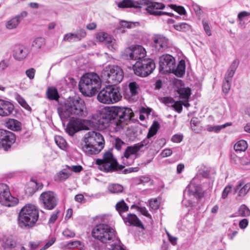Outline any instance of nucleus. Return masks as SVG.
<instances>
[{
	"label": "nucleus",
	"instance_id": "34",
	"mask_svg": "<svg viewBox=\"0 0 250 250\" xmlns=\"http://www.w3.org/2000/svg\"><path fill=\"white\" fill-rule=\"evenodd\" d=\"M159 128V124L158 123V122L157 121H154L152 125L149 129V131L147 135V139H145L146 140H147V141H146V143H148V144L149 143L148 139L156 134Z\"/></svg>",
	"mask_w": 250,
	"mask_h": 250
},
{
	"label": "nucleus",
	"instance_id": "26",
	"mask_svg": "<svg viewBox=\"0 0 250 250\" xmlns=\"http://www.w3.org/2000/svg\"><path fill=\"white\" fill-rule=\"evenodd\" d=\"M6 126L9 129L18 131L21 129V124L17 120L9 119L5 123Z\"/></svg>",
	"mask_w": 250,
	"mask_h": 250
},
{
	"label": "nucleus",
	"instance_id": "16",
	"mask_svg": "<svg viewBox=\"0 0 250 250\" xmlns=\"http://www.w3.org/2000/svg\"><path fill=\"white\" fill-rule=\"evenodd\" d=\"M40 200L43 207L47 209H53L58 202L56 194L51 191L42 193L40 196Z\"/></svg>",
	"mask_w": 250,
	"mask_h": 250
},
{
	"label": "nucleus",
	"instance_id": "7",
	"mask_svg": "<svg viewBox=\"0 0 250 250\" xmlns=\"http://www.w3.org/2000/svg\"><path fill=\"white\" fill-rule=\"evenodd\" d=\"M122 99V95L118 87L108 85L103 88L98 94V101L104 104H113Z\"/></svg>",
	"mask_w": 250,
	"mask_h": 250
},
{
	"label": "nucleus",
	"instance_id": "37",
	"mask_svg": "<svg viewBox=\"0 0 250 250\" xmlns=\"http://www.w3.org/2000/svg\"><path fill=\"white\" fill-rule=\"evenodd\" d=\"M178 92L181 99L188 100L190 96V89L188 87H181L178 89Z\"/></svg>",
	"mask_w": 250,
	"mask_h": 250
},
{
	"label": "nucleus",
	"instance_id": "22",
	"mask_svg": "<svg viewBox=\"0 0 250 250\" xmlns=\"http://www.w3.org/2000/svg\"><path fill=\"white\" fill-rule=\"evenodd\" d=\"M147 140H144L140 143L135 144L133 146H128L125 152L124 156L127 158L128 157L132 156L135 157V155L141 149L143 146H146L148 143H146Z\"/></svg>",
	"mask_w": 250,
	"mask_h": 250
},
{
	"label": "nucleus",
	"instance_id": "21",
	"mask_svg": "<svg viewBox=\"0 0 250 250\" xmlns=\"http://www.w3.org/2000/svg\"><path fill=\"white\" fill-rule=\"evenodd\" d=\"M115 118L117 116L119 117L121 121L130 120L133 116L132 110L127 107L114 108Z\"/></svg>",
	"mask_w": 250,
	"mask_h": 250
},
{
	"label": "nucleus",
	"instance_id": "10",
	"mask_svg": "<svg viewBox=\"0 0 250 250\" xmlns=\"http://www.w3.org/2000/svg\"><path fill=\"white\" fill-rule=\"evenodd\" d=\"M96 164L100 170L105 172L112 171L116 169L118 164L112 153L109 151L104 154L103 159H97Z\"/></svg>",
	"mask_w": 250,
	"mask_h": 250
},
{
	"label": "nucleus",
	"instance_id": "19",
	"mask_svg": "<svg viewBox=\"0 0 250 250\" xmlns=\"http://www.w3.org/2000/svg\"><path fill=\"white\" fill-rule=\"evenodd\" d=\"M27 12L22 11L20 14L15 16L5 23V27L8 30H13L17 28L21 21L27 16Z\"/></svg>",
	"mask_w": 250,
	"mask_h": 250
},
{
	"label": "nucleus",
	"instance_id": "62",
	"mask_svg": "<svg viewBox=\"0 0 250 250\" xmlns=\"http://www.w3.org/2000/svg\"><path fill=\"white\" fill-rule=\"evenodd\" d=\"M232 187L230 185H228L224 189L222 193V198L225 199L227 197L228 195L231 191Z\"/></svg>",
	"mask_w": 250,
	"mask_h": 250
},
{
	"label": "nucleus",
	"instance_id": "23",
	"mask_svg": "<svg viewBox=\"0 0 250 250\" xmlns=\"http://www.w3.org/2000/svg\"><path fill=\"white\" fill-rule=\"evenodd\" d=\"M29 53L28 49L22 45H17L13 50V57L18 61H21L26 58Z\"/></svg>",
	"mask_w": 250,
	"mask_h": 250
},
{
	"label": "nucleus",
	"instance_id": "57",
	"mask_svg": "<svg viewBox=\"0 0 250 250\" xmlns=\"http://www.w3.org/2000/svg\"><path fill=\"white\" fill-rule=\"evenodd\" d=\"M122 159L123 161V163L125 166H129L133 163L134 157L130 156L127 158L124 156L123 157H122Z\"/></svg>",
	"mask_w": 250,
	"mask_h": 250
},
{
	"label": "nucleus",
	"instance_id": "24",
	"mask_svg": "<svg viewBox=\"0 0 250 250\" xmlns=\"http://www.w3.org/2000/svg\"><path fill=\"white\" fill-rule=\"evenodd\" d=\"M250 189V183H245L244 182H240L235 188V192L238 193V196H244Z\"/></svg>",
	"mask_w": 250,
	"mask_h": 250
},
{
	"label": "nucleus",
	"instance_id": "63",
	"mask_svg": "<svg viewBox=\"0 0 250 250\" xmlns=\"http://www.w3.org/2000/svg\"><path fill=\"white\" fill-rule=\"evenodd\" d=\"M171 106L178 113H180L183 109L181 102L178 101L175 102L174 103L171 105Z\"/></svg>",
	"mask_w": 250,
	"mask_h": 250
},
{
	"label": "nucleus",
	"instance_id": "15",
	"mask_svg": "<svg viewBox=\"0 0 250 250\" xmlns=\"http://www.w3.org/2000/svg\"><path fill=\"white\" fill-rule=\"evenodd\" d=\"M152 47L156 52L162 53L170 46L168 38L162 35H155L152 38Z\"/></svg>",
	"mask_w": 250,
	"mask_h": 250
},
{
	"label": "nucleus",
	"instance_id": "36",
	"mask_svg": "<svg viewBox=\"0 0 250 250\" xmlns=\"http://www.w3.org/2000/svg\"><path fill=\"white\" fill-rule=\"evenodd\" d=\"M108 190L112 193H119L122 192L124 188L120 184H110L108 186Z\"/></svg>",
	"mask_w": 250,
	"mask_h": 250
},
{
	"label": "nucleus",
	"instance_id": "58",
	"mask_svg": "<svg viewBox=\"0 0 250 250\" xmlns=\"http://www.w3.org/2000/svg\"><path fill=\"white\" fill-rule=\"evenodd\" d=\"M62 234L67 238H73L75 236V232L68 229H65L62 232Z\"/></svg>",
	"mask_w": 250,
	"mask_h": 250
},
{
	"label": "nucleus",
	"instance_id": "12",
	"mask_svg": "<svg viewBox=\"0 0 250 250\" xmlns=\"http://www.w3.org/2000/svg\"><path fill=\"white\" fill-rule=\"evenodd\" d=\"M155 68V64L151 60L145 61L144 62H137L133 66V69L136 75L146 77L151 73Z\"/></svg>",
	"mask_w": 250,
	"mask_h": 250
},
{
	"label": "nucleus",
	"instance_id": "17",
	"mask_svg": "<svg viewBox=\"0 0 250 250\" xmlns=\"http://www.w3.org/2000/svg\"><path fill=\"white\" fill-rule=\"evenodd\" d=\"M16 140L15 135L8 131L0 129V148L7 150Z\"/></svg>",
	"mask_w": 250,
	"mask_h": 250
},
{
	"label": "nucleus",
	"instance_id": "5",
	"mask_svg": "<svg viewBox=\"0 0 250 250\" xmlns=\"http://www.w3.org/2000/svg\"><path fill=\"white\" fill-rule=\"evenodd\" d=\"M91 126L104 129L108 127H114L117 125L113 107L103 109L99 115H94L92 117Z\"/></svg>",
	"mask_w": 250,
	"mask_h": 250
},
{
	"label": "nucleus",
	"instance_id": "56",
	"mask_svg": "<svg viewBox=\"0 0 250 250\" xmlns=\"http://www.w3.org/2000/svg\"><path fill=\"white\" fill-rule=\"evenodd\" d=\"M240 163L242 165L248 166L250 165V156H245L240 158Z\"/></svg>",
	"mask_w": 250,
	"mask_h": 250
},
{
	"label": "nucleus",
	"instance_id": "25",
	"mask_svg": "<svg viewBox=\"0 0 250 250\" xmlns=\"http://www.w3.org/2000/svg\"><path fill=\"white\" fill-rule=\"evenodd\" d=\"M124 222L128 223L130 225H133L138 227H143L142 224L134 214H128L126 217L122 216Z\"/></svg>",
	"mask_w": 250,
	"mask_h": 250
},
{
	"label": "nucleus",
	"instance_id": "14",
	"mask_svg": "<svg viewBox=\"0 0 250 250\" xmlns=\"http://www.w3.org/2000/svg\"><path fill=\"white\" fill-rule=\"evenodd\" d=\"M175 60L169 54L163 55L159 58V71L163 74L171 73L175 67Z\"/></svg>",
	"mask_w": 250,
	"mask_h": 250
},
{
	"label": "nucleus",
	"instance_id": "33",
	"mask_svg": "<svg viewBox=\"0 0 250 250\" xmlns=\"http://www.w3.org/2000/svg\"><path fill=\"white\" fill-rule=\"evenodd\" d=\"M213 170L210 167H208L204 165H201L199 167L198 172L203 177L208 178Z\"/></svg>",
	"mask_w": 250,
	"mask_h": 250
},
{
	"label": "nucleus",
	"instance_id": "9",
	"mask_svg": "<svg viewBox=\"0 0 250 250\" xmlns=\"http://www.w3.org/2000/svg\"><path fill=\"white\" fill-rule=\"evenodd\" d=\"M121 54L125 59L140 62L145 58L146 51L142 45H132L125 48Z\"/></svg>",
	"mask_w": 250,
	"mask_h": 250
},
{
	"label": "nucleus",
	"instance_id": "51",
	"mask_svg": "<svg viewBox=\"0 0 250 250\" xmlns=\"http://www.w3.org/2000/svg\"><path fill=\"white\" fill-rule=\"evenodd\" d=\"M128 87L132 96L136 95L138 93L139 85L136 82H133L130 83L128 85Z\"/></svg>",
	"mask_w": 250,
	"mask_h": 250
},
{
	"label": "nucleus",
	"instance_id": "20",
	"mask_svg": "<svg viewBox=\"0 0 250 250\" xmlns=\"http://www.w3.org/2000/svg\"><path fill=\"white\" fill-rule=\"evenodd\" d=\"M15 106L10 101L0 99V116L7 117L12 114Z\"/></svg>",
	"mask_w": 250,
	"mask_h": 250
},
{
	"label": "nucleus",
	"instance_id": "44",
	"mask_svg": "<svg viewBox=\"0 0 250 250\" xmlns=\"http://www.w3.org/2000/svg\"><path fill=\"white\" fill-rule=\"evenodd\" d=\"M16 100L18 103L25 109L27 111H31V108L27 103L24 99L21 96L18 95L16 97Z\"/></svg>",
	"mask_w": 250,
	"mask_h": 250
},
{
	"label": "nucleus",
	"instance_id": "4",
	"mask_svg": "<svg viewBox=\"0 0 250 250\" xmlns=\"http://www.w3.org/2000/svg\"><path fill=\"white\" fill-rule=\"evenodd\" d=\"M104 139L100 133L89 131L83 138L82 149L87 155L96 154L104 148Z\"/></svg>",
	"mask_w": 250,
	"mask_h": 250
},
{
	"label": "nucleus",
	"instance_id": "59",
	"mask_svg": "<svg viewBox=\"0 0 250 250\" xmlns=\"http://www.w3.org/2000/svg\"><path fill=\"white\" fill-rule=\"evenodd\" d=\"M9 66L8 60H2L0 62V72L4 71Z\"/></svg>",
	"mask_w": 250,
	"mask_h": 250
},
{
	"label": "nucleus",
	"instance_id": "27",
	"mask_svg": "<svg viewBox=\"0 0 250 250\" xmlns=\"http://www.w3.org/2000/svg\"><path fill=\"white\" fill-rule=\"evenodd\" d=\"M239 62L237 60H234L229 68H228L227 71L226 73L225 79V80H229L232 81V78L235 72V71L238 66Z\"/></svg>",
	"mask_w": 250,
	"mask_h": 250
},
{
	"label": "nucleus",
	"instance_id": "42",
	"mask_svg": "<svg viewBox=\"0 0 250 250\" xmlns=\"http://www.w3.org/2000/svg\"><path fill=\"white\" fill-rule=\"evenodd\" d=\"M47 96L50 100H57L59 95L57 89L55 87H49L47 91Z\"/></svg>",
	"mask_w": 250,
	"mask_h": 250
},
{
	"label": "nucleus",
	"instance_id": "35",
	"mask_svg": "<svg viewBox=\"0 0 250 250\" xmlns=\"http://www.w3.org/2000/svg\"><path fill=\"white\" fill-rule=\"evenodd\" d=\"M232 123L231 122H228L222 125H209L207 127V130L209 132H214L215 133H218L220 130L225 127L229 126H231Z\"/></svg>",
	"mask_w": 250,
	"mask_h": 250
},
{
	"label": "nucleus",
	"instance_id": "52",
	"mask_svg": "<svg viewBox=\"0 0 250 250\" xmlns=\"http://www.w3.org/2000/svg\"><path fill=\"white\" fill-rule=\"evenodd\" d=\"M111 36L104 32H99L96 34L97 41L100 42H106V40Z\"/></svg>",
	"mask_w": 250,
	"mask_h": 250
},
{
	"label": "nucleus",
	"instance_id": "61",
	"mask_svg": "<svg viewBox=\"0 0 250 250\" xmlns=\"http://www.w3.org/2000/svg\"><path fill=\"white\" fill-rule=\"evenodd\" d=\"M36 70L35 69L31 68L26 70V75L29 79L32 80L34 78Z\"/></svg>",
	"mask_w": 250,
	"mask_h": 250
},
{
	"label": "nucleus",
	"instance_id": "18",
	"mask_svg": "<svg viewBox=\"0 0 250 250\" xmlns=\"http://www.w3.org/2000/svg\"><path fill=\"white\" fill-rule=\"evenodd\" d=\"M197 178L194 177L187 188L185 193L190 196L200 198L204 195V192L201 187L196 183Z\"/></svg>",
	"mask_w": 250,
	"mask_h": 250
},
{
	"label": "nucleus",
	"instance_id": "46",
	"mask_svg": "<svg viewBox=\"0 0 250 250\" xmlns=\"http://www.w3.org/2000/svg\"><path fill=\"white\" fill-rule=\"evenodd\" d=\"M160 204L159 198L151 199L149 200V206L150 210L158 209Z\"/></svg>",
	"mask_w": 250,
	"mask_h": 250
},
{
	"label": "nucleus",
	"instance_id": "43",
	"mask_svg": "<svg viewBox=\"0 0 250 250\" xmlns=\"http://www.w3.org/2000/svg\"><path fill=\"white\" fill-rule=\"evenodd\" d=\"M55 141L57 145L62 149L65 150L66 148L67 143L65 140L61 136H56Z\"/></svg>",
	"mask_w": 250,
	"mask_h": 250
},
{
	"label": "nucleus",
	"instance_id": "41",
	"mask_svg": "<svg viewBox=\"0 0 250 250\" xmlns=\"http://www.w3.org/2000/svg\"><path fill=\"white\" fill-rule=\"evenodd\" d=\"M134 24L132 22H129L125 21H120L119 26L117 29L121 33H124L125 32V29L131 28Z\"/></svg>",
	"mask_w": 250,
	"mask_h": 250
},
{
	"label": "nucleus",
	"instance_id": "54",
	"mask_svg": "<svg viewBox=\"0 0 250 250\" xmlns=\"http://www.w3.org/2000/svg\"><path fill=\"white\" fill-rule=\"evenodd\" d=\"M78 41H81L86 36V32L84 29H80L76 33H75Z\"/></svg>",
	"mask_w": 250,
	"mask_h": 250
},
{
	"label": "nucleus",
	"instance_id": "6",
	"mask_svg": "<svg viewBox=\"0 0 250 250\" xmlns=\"http://www.w3.org/2000/svg\"><path fill=\"white\" fill-rule=\"evenodd\" d=\"M92 237L103 243H108L116 239V232L114 229L105 224L96 225L91 232Z\"/></svg>",
	"mask_w": 250,
	"mask_h": 250
},
{
	"label": "nucleus",
	"instance_id": "1",
	"mask_svg": "<svg viewBox=\"0 0 250 250\" xmlns=\"http://www.w3.org/2000/svg\"><path fill=\"white\" fill-rule=\"evenodd\" d=\"M58 113L63 121L71 115L86 116L87 110L84 101L80 98L70 99L58 109Z\"/></svg>",
	"mask_w": 250,
	"mask_h": 250
},
{
	"label": "nucleus",
	"instance_id": "32",
	"mask_svg": "<svg viewBox=\"0 0 250 250\" xmlns=\"http://www.w3.org/2000/svg\"><path fill=\"white\" fill-rule=\"evenodd\" d=\"M69 170L63 169L58 172L55 176V180L63 181L66 180L71 175Z\"/></svg>",
	"mask_w": 250,
	"mask_h": 250
},
{
	"label": "nucleus",
	"instance_id": "39",
	"mask_svg": "<svg viewBox=\"0 0 250 250\" xmlns=\"http://www.w3.org/2000/svg\"><path fill=\"white\" fill-rule=\"evenodd\" d=\"M115 207L116 209L121 215L122 213L127 211L128 209V207L124 200L117 202Z\"/></svg>",
	"mask_w": 250,
	"mask_h": 250
},
{
	"label": "nucleus",
	"instance_id": "64",
	"mask_svg": "<svg viewBox=\"0 0 250 250\" xmlns=\"http://www.w3.org/2000/svg\"><path fill=\"white\" fill-rule=\"evenodd\" d=\"M56 240V238L52 237L48 241V242L44 245V246L40 249V250H45L47 249L55 243Z\"/></svg>",
	"mask_w": 250,
	"mask_h": 250
},
{
	"label": "nucleus",
	"instance_id": "2",
	"mask_svg": "<svg viewBox=\"0 0 250 250\" xmlns=\"http://www.w3.org/2000/svg\"><path fill=\"white\" fill-rule=\"evenodd\" d=\"M101 87V82L99 76L95 73H88L83 75L79 83L80 91L87 97H92Z\"/></svg>",
	"mask_w": 250,
	"mask_h": 250
},
{
	"label": "nucleus",
	"instance_id": "11",
	"mask_svg": "<svg viewBox=\"0 0 250 250\" xmlns=\"http://www.w3.org/2000/svg\"><path fill=\"white\" fill-rule=\"evenodd\" d=\"M91 122L87 120L71 119L65 128L66 132L70 136L81 130H88L91 126Z\"/></svg>",
	"mask_w": 250,
	"mask_h": 250
},
{
	"label": "nucleus",
	"instance_id": "3",
	"mask_svg": "<svg viewBox=\"0 0 250 250\" xmlns=\"http://www.w3.org/2000/svg\"><path fill=\"white\" fill-rule=\"evenodd\" d=\"M39 216L37 207L33 204H27L20 210L18 218L19 226L22 229H30L36 224Z\"/></svg>",
	"mask_w": 250,
	"mask_h": 250
},
{
	"label": "nucleus",
	"instance_id": "47",
	"mask_svg": "<svg viewBox=\"0 0 250 250\" xmlns=\"http://www.w3.org/2000/svg\"><path fill=\"white\" fill-rule=\"evenodd\" d=\"M174 28L181 31H187L190 29V25L186 22H181L173 25Z\"/></svg>",
	"mask_w": 250,
	"mask_h": 250
},
{
	"label": "nucleus",
	"instance_id": "28",
	"mask_svg": "<svg viewBox=\"0 0 250 250\" xmlns=\"http://www.w3.org/2000/svg\"><path fill=\"white\" fill-rule=\"evenodd\" d=\"M186 65L185 62L184 60H181L177 66L174 68L171 73H174L176 76L181 77L183 76L185 73Z\"/></svg>",
	"mask_w": 250,
	"mask_h": 250
},
{
	"label": "nucleus",
	"instance_id": "13",
	"mask_svg": "<svg viewBox=\"0 0 250 250\" xmlns=\"http://www.w3.org/2000/svg\"><path fill=\"white\" fill-rule=\"evenodd\" d=\"M19 200L12 196L8 187L4 184H0V203L6 207H13L16 205Z\"/></svg>",
	"mask_w": 250,
	"mask_h": 250
},
{
	"label": "nucleus",
	"instance_id": "38",
	"mask_svg": "<svg viewBox=\"0 0 250 250\" xmlns=\"http://www.w3.org/2000/svg\"><path fill=\"white\" fill-rule=\"evenodd\" d=\"M247 147V143L244 140L238 141L234 146V149L236 152L244 151Z\"/></svg>",
	"mask_w": 250,
	"mask_h": 250
},
{
	"label": "nucleus",
	"instance_id": "45",
	"mask_svg": "<svg viewBox=\"0 0 250 250\" xmlns=\"http://www.w3.org/2000/svg\"><path fill=\"white\" fill-rule=\"evenodd\" d=\"M194 197L188 196H186V193L184 194V199L182 201V204L186 207H192L194 205V201H193V198Z\"/></svg>",
	"mask_w": 250,
	"mask_h": 250
},
{
	"label": "nucleus",
	"instance_id": "53",
	"mask_svg": "<svg viewBox=\"0 0 250 250\" xmlns=\"http://www.w3.org/2000/svg\"><path fill=\"white\" fill-rule=\"evenodd\" d=\"M231 81L229 80H224L222 85V90L224 93L227 94L229 92L230 88Z\"/></svg>",
	"mask_w": 250,
	"mask_h": 250
},
{
	"label": "nucleus",
	"instance_id": "30",
	"mask_svg": "<svg viewBox=\"0 0 250 250\" xmlns=\"http://www.w3.org/2000/svg\"><path fill=\"white\" fill-rule=\"evenodd\" d=\"M105 44L110 50L113 52L116 51L118 48L116 40L111 36L106 39Z\"/></svg>",
	"mask_w": 250,
	"mask_h": 250
},
{
	"label": "nucleus",
	"instance_id": "29",
	"mask_svg": "<svg viewBox=\"0 0 250 250\" xmlns=\"http://www.w3.org/2000/svg\"><path fill=\"white\" fill-rule=\"evenodd\" d=\"M17 243L12 238H7L3 241L2 247L5 250H16Z\"/></svg>",
	"mask_w": 250,
	"mask_h": 250
},
{
	"label": "nucleus",
	"instance_id": "55",
	"mask_svg": "<svg viewBox=\"0 0 250 250\" xmlns=\"http://www.w3.org/2000/svg\"><path fill=\"white\" fill-rule=\"evenodd\" d=\"M169 7L180 15H184L186 13V10L182 6L172 4L169 5Z\"/></svg>",
	"mask_w": 250,
	"mask_h": 250
},
{
	"label": "nucleus",
	"instance_id": "50",
	"mask_svg": "<svg viewBox=\"0 0 250 250\" xmlns=\"http://www.w3.org/2000/svg\"><path fill=\"white\" fill-rule=\"evenodd\" d=\"M63 41L65 42L78 41L75 33H68L65 34L63 37Z\"/></svg>",
	"mask_w": 250,
	"mask_h": 250
},
{
	"label": "nucleus",
	"instance_id": "60",
	"mask_svg": "<svg viewBox=\"0 0 250 250\" xmlns=\"http://www.w3.org/2000/svg\"><path fill=\"white\" fill-rule=\"evenodd\" d=\"M137 210L140 212L143 215L151 219V215L148 213L147 210L145 207H137Z\"/></svg>",
	"mask_w": 250,
	"mask_h": 250
},
{
	"label": "nucleus",
	"instance_id": "40",
	"mask_svg": "<svg viewBox=\"0 0 250 250\" xmlns=\"http://www.w3.org/2000/svg\"><path fill=\"white\" fill-rule=\"evenodd\" d=\"M109 250H126L124 247L120 240L116 237L115 240L112 241Z\"/></svg>",
	"mask_w": 250,
	"mask_h": 250
},
{
	"label": "nucleus",
	"instance_id": "31",
	"mask_svg": "<svg viewBox=\"0 0 250 250\" xmlns=\"http://www.w3.org/2000/svg\"><path fill=\"white\" fill-rule=\"evenodd\" d=\"M84 247V243L78 240L71 241L66 244H64L63 246V248L68 249L77 248L80 250H83Z\"/></svg>",
	"mask_w": 250,
	"mask_h": 250
},
{
	"label": "nucleus",
	"instance_id": "48",
	"mask_svg": "<svg viewBox=\"0 0 250 250\" xmlns=\"http://www.w3.org/2000/svg\"><path fill=\"white\" fill-rule=\"evenodd\" d=\"M45 39L43 38H38L36 39L33 43V46L37 49L42 48L45 45Z\"/></svg>",
	"mask_w": 250,
	"mask_h": 250
},
{
	"label": "nucleus",
	"instance_id": "49",
	"mask_svg": "<svg viewBox=\"0 0 250 250\" xmlns=\"http://www.w3.org/2000/svg\"><path fill=\"white\" fill-rule=\"evenodd\" d=\"M238 213L242 217H247L250 215V210L245 205H241L238 210Z\"/></svg>",
	"mask_w": 250,
	"mask_h": 250
},
{
	"label": "nucleus",
	"instance_id": "8",
	"mask_svg": "<svg viewBox=\"0 0 250 250\" xmlns=\"http://www.w3.org/2000/svg\"><path fill=\"white\" fill-rule=\"evenodd\" d=\"M102 77L107 83L116 85L123 80L124 73L122 69L119 66L108 65L102 71Z\"/></svg>",
	"mask_w": 250,
	"mask_h": 250
}]
</instances>
